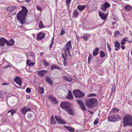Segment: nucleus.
Returning <instances> with one entry per match:
<instances>
[{
	"mask_svg": "<svg viewBox=\"0 0 132 132\" xmlns=\"http://www.w3.org/2000/svg\"><path fill=\"white\" fill-rule=\"evenodd\" d=\"M5 92L4 93L3 91L0 90V97L2 99L4 98V95L5 94Z\"/></svg>",
	"mask_w": 132,
	"mask_h": 132,
	"instance_id": "obj_35",
	"label": "nucleus"
},
{
	"mask_svg": "<svg viewBox=\"0 0 132 132\" xmlns=\"http://www.w3.org/2000/svg\"><path fill=\"white\" fill-rule=\"evenodd\" d=\"M121 47L123 50H124L125 49V46L123 45H121Z\"/></svg>",
	"mask_w": 132,
	"mask_h": 132,
	"instance_id": "obj_57",
	"label": "nucleus"
},
{
	"mask_svg": "<svg viewBox=\"0 0 132 132\" xmlns=\"http://www.w3.org/2000/svg\"><path fill=\"white\" fill-rule=\"evenodd\" d=\"M98 14L102 19L104 20L106 19V14L100 11L98 12Z\"/></svg>",
	"mask_w": 132,
	"mask_h": 132,
	"instance_id": "obj_12",
	"label": "nucleus"
},
{
	"mask_svg": "<svg viewBox=\"0 0 132 132\" xmlns=\"http://www.w3.org/2000/svg\"><path fill=\"white\" fill-rule=\"evenodd\" d=\"M26 92L28 93H30L31 91L29 87H28L27 88L26 90Z\"/></svg>",
	"mask_w": 132,
	"mask_h": 132,
	"instance_id": "obj_46",
	"label": "nucleus"
},
{
	"mask_svg": "<svg viewBox=\"0 0 132 132\" xmlns=\"http://www.w3.org/2000/svg\"><path fill=\"white\" fill-rule=\"evenodd\" d=\"M9 85V84H6L5 83H3V84H2V85Z\"/></svg>",
	"mask_w": 132,
	"mask_h": 132,
	"instance_id": "obj_60",
	"label": "nucleus"
},
{
	"mask_svg": "<svg viewBox=\"0 0 132 132\" xmlns=\"http://www.w3.org/2000/svg\"><path fill=\"white\" fill-rule=\"evenodd\" d=\"M88 111L90 112V114H92L93 113V111H90L88 110Z\"/></svg>",
	"mask_w": 132,
	"mask_h": 132,
	"instance_id": "obj_61",
	"label": "nucleus"
},
{
	"mask_svg": "<svg viewBox=\"0 0 132 132\" xmlns=\"http://www.w3.org/2000/svg\"><path fill=\"white\" fill-rule=\"evenodd\" d=\"M96 95V94H90L88 95L87 97H91L95 96Z\"/></svg>",
	"mask_w": 132,
	"mask_h": 132,
	"instance_id": "obj_45",
	"label": "nucleus"
},
{
	"mask_svg": "<svg viewBox=\"0 0 132 132\" xmlns=\"http://www.w3.org/2000/svg\"><path fill=\"white\" fill-rule=\"evenodd\" d=\"M68 94L67 97V98L69 100H72L73 98V95L71 92L69 90L68 91Z\"/></svg>",
	"mask_w": 132,
	"mask_h": 132,
	"instance_id": "obj_20",
	"label": "nucleus"
},
{
	"mask_svg": "<svg viewBox=\"0 0 132 132\" xmlns=\"http://www.w3.org/2000/svg\"><path fill=\"white\" fill-rule=\"evenodd\" d=\"M127 39V37H125L122 40H123V41H124L126 42V41Z\"/></svg>",
	"mask_w": 132,
	"mask_h": 132,
	"instance_id": "obj_56",
	"label": "nucleus"
},
{
	"mask_svg": "<svg viewBox=\"0 0 132 132\" xmlns=\"http://www.w3.org/2000/svg\"><path fill=\"white\" fill-rule=\"evenodd\" d=\"M121 119L120 116L118 114L112 115L108 117V120L111 122H116Z\"/></svg>",
	"mask_w": 132,
	"mask_h": 132,
	"instance_id": "obj_4",
	"label": "nucleus"
},
{
	"mask_svg": "<svg viewBox=\"0 0 132 132\" xmlns=\"http://www.w3.org/2000/svg\"><path fill=\"white\" fill-rule=\"evenodd\" d=\"M87 5H79L77 8L80 11H82L86 7Z\"/></svg>",
	"mask_w": 132,
	"mask_h": 132,
	"instance_id": "obj_24",
	"label": "nucleus"
},
{
	"mask_svg": "<svg viewBox=\"0 0 132 132\" xmlns=\"http://www.w3.org/2000/svg\"><path fill=\"white\" fill-rule=\"evenodd\" d=\"M53 44H52V42H51V44L50 45V48H51L52 47V46L53 45Z\"/></svg>",
	"mask_w": 132,
	"mask_h": 132,
	"instance_id": "obj_64",
	"label": "nucleus"
},
{
	"mask_svg": "<svg viewBox=\"0 0 132 132\" xmlns=\"http://www.w3.org/2000/svg\"><path fill=\"white\" fill-rule=\"evenodd\" d=\"M79 13L77 11L75 10L73 13L72 16L73 18H76L78 17Z\"/></svg>",
	"mask_w": 132,
	"mask_h": 132,
	"instance_id": "obj_29",
	"label": "nucleus"
},
{
	"mask_svg": "<svg viewBox=\"0 0 132 132\" xmlns=\"http://www.w3.org/2000/svg\"><path fill=\"white\" fill-rule=\"evenodd\" d=\"M10 112L11 113V115L12 116L15 112V111L14 109H12L8 111V113Z\"/></svg>",
	"mask_w": 132,
	"mask_h": 132,
	"instance_id": "obj_36",
	"label": "nucleus"
},
{
	"mask_svg": "<svg viewBox=\"0 0 132 132\" xmlns=\"http://www.w3.org/2000/svg\"><path fill=\"white\" fill-rule=\"evenodd\" d=\"M64 127L69 131L71 132H74V131L75 129L74 128L70 126H64Z\"/></svg>",
	"mask_w": 132,
	"mask_h": 132,
	"instance_id": "obj_22",
	"label": "nucleus"
},
{
	"mask_svg": "<svg viewBox=\"0 0 132 132\" xmlns=\"http://www.w3.org/2000/svg\"><path fill=\"white\" fill-rule=\"evenodd\" d=\"M123 126L125 127L127 125L132 126V117L129 115H126L123 118Z\"/></svg>",
	"mask_w": 132,
	"mask_h": 132,
	"instance_id": "obj_3",
	"label": "nucleus"
},
{
	"mask_svg": "<svg viewBox=\"0 0 132 132\" xmlns=\"http://www.w3.org/2000/svg\"><path fill=\"white\" fill-rule=\"evenodd\" d=\"M123 6L125 10L127 11H129L132 10V7L129 5H127L126 4L123 5Z\"/></svg>",
	"mask_w": 132,
	"mask_h": 132,
	"instance_id": "obj_15",
	"label": "nucleus"
},
{
	"mask_svg": "<svg viewBox=\"0 0 132 132\" xmlns=\"http://www.w3.org/2000/svg\"><path fill=\"white\" fill-rule=\"evenodd\" d=\"M6 39L3 37L0 38V46H4L5 44H6Z\"/></svg>",
	"mask_w": 132,
	"mask_h": 132,
	"instance_id": "obj_14",
	"label": "nucleus"
},
{
	"mask_svg": "<svg viewBox=\"0 0 132 132\" xmlns=\"http://www.w3.org/2000/svg\"><path fill=\"white\" fill-rule=\"evenodd\" d=\"M65 56V57H64V55L63 54H62V56L64 58V62H65V58H66V56Z\"/></svg>",
	"mask_w": 132,
	"mask_h": 132,
	"instance_id": "obj_54",
	"label": "nucleus"
},
{
	"mask_svg": "<svg viewBox=\"0 0 132 132\" xmlns=\"http://www.w3.org/2000/svg\"><path fill=\"white\" fill-rule=\"evenodd\" d=\"M49 98L50 100L53 103L55 104L57 103V102H56V99L51 96H49Z\"/></svg>",
	"mask_w": 132,
	"mask_h": 132,
	"instance_id": "obj_30",
	"label": "nucleus"
},
{
	"mask_svg": "<svg viewBox=\"0 0 132 132\" xmlns=\"http://www.w3.org/2000/svg\"><path fill=\"white\" fill-rule=\"evenodd\" d=\"M119 111V109L116 108H113L111 111V113H116L118 112Z\"/></svg>",
	"mask_w": 132,
	"mask_h": 132,
	"instance_id": "obj_32",
	"label": "nucleus"
},
{
	"mask_svg": "<svg viewBox=\"0 0 132 132\" xmlns=\"http://www.w3.org/2000/svg\"><path fill=\"white\" fill-rule=\"evenodd\" d=\"M51 124L54 125L56 124V122L53 116H52L51 117Z\"/></svg>",
	"mask_w": 132,
	"mask_h": 132,
	"instance_id": "obj_33",
	"label": "nucleus"
},
{
	"mask_svg": "<svg viewBox=\"0 0 132 132\" xmlns=\"http://www.w3.org/2000/svg\"><path fill=\"white\" fill-rule=\"evenodd\" d=\"M92 55H89L88 56V63H89V62L92 59Z\"/></svg>",
	"mask_w": 132,
	"mask_h": 132,
	"instance_id": "obj_48",
	"label": "nucleus"
},
{
	"mask_svg": "<svg viewBox=\"0 0 132 132\" xmlns=\"http://www.w3.org/2000/svg\"><path fill=\"white\" fill-rule=\"evenodd\" d=\"M44 35V33L40 32L38 35L37 38L39 39H41L43 38Z\"/></svg>",
	"mask_w": 132,
	"mask_h": 132,
	"instance_id": "obj_28",
	"label": "nucleus"
},
{
	"mask_svg": "<svg viewBox=\"0 0 132 132\" xmlns=\"http://www.w3.org/2000/svg\"><path fill=\"white\" fill-rule=\"evenodd\" d=\"M31 0H25V1L27 3H29Z\"/></svg>",
	"mask_w": 132,
	"mask_h": 132,
	"instance_id": "obj_59",
	"label": "nucleus"
},
{
	"mask_svg": "<svg viewBox=\"0 0 132 132\" xmlns=\"http://www.w3.org/2000/svg\"><path fill=\"white\" fill-rule=\"evenodd\" d=\"M30 132H35V129L33 128L32 129H31L29 131Z\"/></svg>",
	"mask_w": 132,
	"mask_h": 132,
	"instance_id": "obj_51",
	"label": "nucleus"
},
{
	"mask_svg": "<svg viewBox=\"0 0 132 132\" xmlns=\"http://www.w3.org/2000/svg\"><path fill=\"white\" fill-rule=\"evenodd\" d=\"M54 37H53L52 38V41L51 42H52V44H53L54 42Z\"/></svg>",
	"mask_w": 132,
	"mask_h": 132,
	"instance_id": "obj_58",
	"label": "nucleus"
},
{
	"mask_svg": "<svg viewBox=\"0 0 132 132\" xmlns=\"http://www.w3.org/2000/svg\"><path fill=\"white\" fill-rule=\"evenodd\" d=\"M55 118L57 121L59 123L63 124H65L66 123V122L64 119L58 116H55Z\"/></svg>",
	"mask_w": 132,
	"mask_h": 132,
	"instance_id": "obj_8",
	"label": "nucleus"
},
{
	"mask_svg": "<svg viewBox=\"0 0 132 132\" xmlns=\"http://www.w3.org/2000/svg\"><path fill=\"white\" fill-rule=\"evenodd\" d=\"M106 44L107 45L108 48L110 52H111V47L110 45L108 43H106Z\"/></svg>",
	"mask_w": 132,
	"mask_h": 132,
	"instance_id": "obj_41",
	"label": "nucleus"
},
{
	"mask_svg": "<svg viewBox=\"0 0 132 132\" xmlns=\"http://www.w3.org/2000/svg\"><path fill=\"white\" fill-rule=\"evenodd\" d=\"M22 10L18 13L17 15V18L18 22L22 24L25 22L26 17L28 11L27 8L24 6H22Z\"/></svg>",
	"mask_w": 132,
	"mask_h": 132,
	"instance_id": "obj_1",
	"label": "nucleus"
},
{
	"mask_svg": "<svg viewBox=\"0 0 132 132\" xmlns=\"http://www.w3.org/2000/svg\"><path fill=\"white\" fill-rule=\"evenodd\" d=\"M30 111L31 110L29 108H24L22 109L21 112L23 114L25 115L27 112Z\"/></svg>",
	"mask_w": 132,
	"mask_h": 132,
	"instance_id": "obj_17",
	"label": "nucleus"
},
{
	"mask_svg": "<svg viewBox=\"0 0 132 132\" xmlns=\"http://www.w3.org/2000/svg\"><path fill=\"white\" fill-rule=\"evenodd\" d=\"M14 43V42L13 39H11L9 41L6 40V44L7 45L11 46L13 45Z\"/></svg>",
	"mask_w": 132,
	"mask_h": 132,
	"instance_id": "obj_18",
	"label": "nucleus"
},
{
	"mask_svg": "<svg viewBox=\"0 0 132 132\" xmlns=\"http://www.w3.org/2000/svg\"><path fill=\"white\" fill-rule=\"evenodd\" d=\"M71 105V104L70 103L66 102H64L61 103L60 106L62 108L65 110V109Z\"/></svg>",
	"mask_w": 132,
	"mask_h": 132,
	"instance_id": "obj_7",
	"label": "nucleus"
},
{
	"mask_svg": "<svg viewBox=\"0 0 132 132\" xmlns=\"http://www.w3.org/2000/svg\"><path fill=\"white\" fill-rule=\"evenodd\" d=\"M71 48V44L70 41H69L67 43L66 45L64 48L65 56L66 55L68 56L67 52L70 51Z\"/></svg>",
	"mask_w": 132,
	"mask_h": 132,
	"instance_id": "obj_5",
	"label": "nucleus"
},
{
	"mask_svg": "<svg viewBox=\"0 0 132 132\" xmlns=\"http://www.w3.org/2000/svg\"><path fill=\"white\" fill-rule=\"evenodd\" d=\"M71 0H66V5L68 7V6H69L70 4V2Z\"/></svg>",
	"mask_w": 132,
	"mask_h": 132,
	"instance_id": "obj_40",
	"label": "nucleus"
},
{
	"mask_svg": "<svg viewBox=\"0 0 132 132\" xmlns=\"http://www.w3.org/2000/svg\"><path fill=\"white\" fill-rule=\"evenodd\" d=\"M15 82L19 85L21 86L22 83V81L20 78L18 77H16L14 80Z\"/></svg>",
	"mask_w": 132,
	"mask_h": 132,
	"instance_id": "obj_16",
	"label": "nucleus"
},
{
	"mask_svg": "<svg viewBox=\"0 0 132 132\" xmlns=\"http://www.w3.org/2000/svg\"><path fill=\"white\" fill-rule=\"evenodd\" d=\"M47 72V71L42 70L37 72V73L39 77H43Z\"/></svg>",
	"mask_w": 132,
	"mask_h": 132,
	"instance_id": "obj_13",
	"label": "nucleus"
},
{
	"mask_svg": "<svg viewBox=\"0 0 132 132\" xmlns=\"http://www.w3.org/2000/svg\"><path fill=\"white\" fill-rule=\"evenodd\" d=\"M65 33L64 31V30L62 29L61 30V32L60 33V35H62L64 33Z\"/></svg>",
	"mask_w": 132,
	"mask_h": 132,
	"instance_id": "obj_50",
	"label": "nucleus"
},
{
	"mask_svg": "<svg viewBox=\"0 0 132 132\" xmlns=\"http://www.w3.org/2000/svg\"><path fill=\"white\" fill-rule=\"evenodd\" d=\"M97 100L95 98H86L85 100V104L88 108H94L97 104Z\"/></svg>",
	"mask_w": 132,
	"mask_h": 132,
	"instance_id": "obj_2",
	"label": "nucleus"
},
{
	"mask_svg": "<svg viewBox=\"0 0 132 132\" xmlns=\"http://www.w3.org/2000/svg\"><path fill=\"white\" fill-rule=\"evenodd\" d=\"M37 9L38 10H39L40 11H42V8L41 7L38 6V5H37Z\"/></svg>",
	"mask_w": 132,
	"mask_h": 132,
	"instance_id": "obj_49",
	"label": "nucleus"
},
{
	"mask_svg": "<svg viewBox=\"0 0 132 132\" xmlns=\"http://www.w3.org/2000/svg\"><path fill=\"white\" fill-rule=\"evenodd\" d=\"M90 36V35L89 34H84V36H81L80 38H83L85 41H87L88 40V39L89 38Z\"/></svg>",
	"mask_w": 132,
	"mask_h": 132,
	"instance_id": "obj_19",
	"label": "nucleus"
},
{
	"mask_svg": "<svg viewBox=\"0 0 132 132\" xmlns=\"http://www.w3.org/2000/svg\"><path fill=\"white\" fill-rule=\"evenodd\" d=\"M73 93L75 96L77 98L82 97L85 96V94L79 90L76 89L73 92Z\"/></svg>",
	"mask_w": 132,
	"mask_h": 132,
	"instance_id": "obj_6",
	"label": "nucleus"
},
{
	"mask_svg": "<svg viewBox=\"0 0 132 132\" xmlns=\"http://www.w3.org/2000/svg\"><path fill=\"white\" fill-rule=\"evenodd\" d=\"M77 102L80 106L81 109L83 111H85L86 108L85 105L82 101L81 100H77Z\"/></svg>",
	"mask_w": 132,
	"mask_h": 132,
	"instance_id": "obj_10",
	"label": "nucleus"
},
{
	"mask_svg": "<svg viewBox=\"0 0 132 132\" xmlns=\"http://www.w3.org/2000/svg\"><path fill=\"white\" fill-rule=\"evenodd\" d=\"M110 6V4L106 2L101 5V8L103 11H106V9Z\"/></svg>",
	"mask_w": 132,
	"mask_h": 132,
	"instance_id": "obj_9",
	"label": "nucleus"
},
{
	"mask_svg": "<svg viewBox=\"0 0 132 132\" xmlns=\"http://www.w3.org/2000/svg\"><path fill=\"white\" fill-rule=\"evenodd\" d=\"M99 51V49L98 48L96 47L94 49L93 51V54L94 56L97 55Z\"/></svg>",
	"mask_w": 132,
	"mask_h": 132,
	"instance_id": "obj_25",
	"label": "nucleus"
},
{
	"mask_svg": "<svg viewBox=\"0 0 132 132\" xmlns=\"http://www.w3.org/2000/svg\"><path fill=\"white\" fill-rule=\"evenodd\" d=\"M63 79L69 82H71L72 81V80L70 78H69L66 76H64L63 77Z\"/></svg>",
	"mask_w": 132,
	"mask_h": 132,
	"instance_id": "obj_31",
	"label": "nucleus"
},
{
	"mask_svg": "<svg viewBox=\"0 0 132 132\" xmlns=\"http://www.w3.org/2000/svg\"><path fill=\"white\" fill-rule=\"evenodd\" d=\"M7 63V64L6 65H5V66H4V67H3V68H6L8 67H10V63L9 62H7V61H6V62H5V63Z\"/></svg>",
	"mask_w": 132,
	"mask_h": 132,
	"instance_id": "obj_39",
	"label": "nucleus"
},
{
	"mask_svg": "<svg viewBox=\"0 0 132 132\" xmlns=\"http://www.w3.org/2000/svg\"><path fill=\"white\" fill-rule=\"evenodd\" d=\"M55 68L60 69V68L55 64L52 65L51 67V70H52L53 69Z\"/></svg>",
	"mask_w": 132,
	"mask_h": 132,
	"instance_id": "obj_34",
	"label": "nucleus"
},
{
	"mask_svg": "<svg viewBox=\"0 0 132 132\" xmlns=\"http://www.w3.org/2000/svg\"><path fill=\"white\" fill-rule=\"evenodd\" d=\"M116 23V21H114V22H113L112 23V25H114V24H115Z\"/></svg>",
	"mask_w": 132,
	"mask_h": 132,
	"instance_id": "obj_62",
	"label": "nucleus"
},
{
	"mask_svg": "<svg viewBox=\"0 0 132 132\" xmlns=\"http://www.w3.org/2000/svg\"><path fill=\"white\" fill-rule=\"evenodd\" d=\"M98 120H95L94 122V124L95 125H96L98 123Z\"/></svg>",
	"mask_w": 132,
	"mask_h": 132,
	"instance_id": "obj_52",
	"label": "nucleus"
},
{
	"mask_svg": "<svg viewBox=\"0 0 132 132\" xmlns=\"http://www.w3.org/2000/svg\"><path fill=\"white\" fill-rule=\"evenodd\" d=\"M39 93L40 94L43 93L44 92V89L43 88H39Z\"/></svg>",
	"mask_w": 132,
	"mask_h": 132,
	"instance_id": "obj_37",
	"label": "nucleus"
},
{
	"mask_svg": "<svg viewBox=\"0 0 132 132\" xmlns=\"http://www.w3.org/2000/svg\"><path fill=\"white\" fill-rule=\"evenodd\" d=\"M119 31H115L114 36L116 37L118 36L119 34Z\"/></svg>",
	"mask_w": 132,
	"mask_h": 132,
	"instance_id": "obj_43",
	"label": "nucleus"
},
{
	"mask_svg": "<svg viewBox=\"0 0 132 132\" xmlns=\"http://www.w3.org/2000/svg\"><path fill=\"white\" fill-rule=\"evenodd\" d=\"M65 111H66L70 115H74L73 110L71 108V106H69L68 108L65 109Z\"/></svg>",
	"mask_w": 132,
	"mask_h": 132,
	"instance_id": "obj_11",
	"label": "nucleus"
},
{
	"mask_svg": "<svg viewBox=\"0 0 132 132\" xmlns=\"http://www.w3.org/2000/svg\"><path fill=\"white\" fill-rule=\"evenodd\" d=\"M100 54L101 57H103L105 56V54L103 51H101L100 52Z\"/></svg>",
	"mask_w": 132,
	"mask_h": 132,
	"instance_id": "obj_42",
	"label": "nucleus"
},
{
	"mask_svg": "<svg viewBox=\"0 0 132 132\" xmlns=\"http://www.w3.org/2000/svg\"><path fill=\"white\" fill-rule=\"evenodd\" d=\"M113 19L117 21L118 20V18L116 17H114L113 18Z\"/></svg>",
	"mask_w": 132,
	"mask_h": 132,
	"instance_id": "obj_55",
	"label": "nucleus"
},
{
	"mask_svg": "<svg viewBox=\"0 0 132 132\" xmlns=\"http://www.w3.org/2000/svg\"><path fill=\"white\" fill-rule=\"evenodd\" d=\"M26 63L27 65L30 67L33 66L35 64L34 62H31L29 60H28L27 61Z\"/></svg>",
	"mask_w": 132,
	"mask_h": 132,
	"instance_id": "obj_27",
	"label": "nucleus"
},
{
	"mask_svg": "<svg viewBox=\"0 0 132 132\" xmlns=\"http://www.w3.org/2000/svg\"><path fill=\"white\" fill-rule=\"evenodd\" d=\"M16 8V6H12L8 7L7 9V10L8 11L11 12L15 10Z\"/></svg>",
	"mask_w": 132,
	"mask_h": 132,
	"instance_id": "obj_23",
	"label": "nucleus"
},
{
	"mask_svg": "<svg viewBox=\"0 0 132 132\" xmlns=\"http://www.w3.org/2000/svg\"><path fill=\"white\" fill-rule=\"evenodd\" d=\"M67 53H68L69 56L71 57V55L70 53V51H69V52H67Z\"/></svg>",
	"mask_w": 132,
	"mask_h": 132,
	"instance_id": "obj_63",
	"label": "nucleus"
},
{
	"mask_svg": "<svg viewBox=\"0 0 132 132\" xmlns=\"http://www.w3.org/2000/svg\"><path fill=\"white\" fill-rule=\"evenodd\" d=\"M115 46L116 47L115 50L116 51H118L120 46V44L117 41H116L114 42Z\"/></svg>",
	"mask_w": 132,
	"mask_h": 132,
	"instance_id": "obj_21",
	"label": "nucleus"
},
{
	"mask_svg": "<svg viewBox=\"0 0 132 132\" xmlns=\"http://www.w3.org/2000/svg\"><path fill=\"white\" fill-rule=\"evenodd\" d=\"M43 65L45 66H47L48 65L49 63H47V62L45 60H44L43 61Z\"/></svg>",
	"mask_w": 132,
	"mask_h": 132,
	"instance_id": "obj_38",
	"label": "nucleus"
},
{
	"mask_svg": "<svg viewBox=\"0 0 132 132\" xmlns=\"http://www.w3.org/2000/svg\"><path fill=\"white\" fill-rule=\"evenodd\" d=\"M46 81L50 85H52L53 84L52 80L49 76H47L46 77Z\"/></svg>",
	"mask_w": 132,
	"mask_h": 132,
	"instance_id": "obj_26",
	"label": "nucleus"
},
{
	"mask_svg": "<svg viewBox=\"0 0 132 132\" xmlns=\"http://www.w3.org/2000/svg\"><path fill=\"white\" fill-rule=\"evenodd\" d=\"M43 27V24L42 21L39 22V27L40 28H42Z\"/></svg>",
	"mask_w": 132,
	"mask_h": 132,
	"instance_id": "obj_47",
	"label": "nucleus"
},
{
	"mask_svg": "<svg viewBox=\"0 0 132 132\" xmlns=\"http://www.w3.org/2000/svg\"><path fill=\"white\" fill-rule=\"evenodd\" d=\"M121 45H123L125 44V42L123 41L122 40L121 43Z\"/></svg>",
	"mask_w": 132,
	"mask_h": 132,
	"instance_id": "obj_53",
	"label": "nucleus"
},
{
	"mask_svg": "<svg viewBox=\"0 0 132 132\" xmlns=\"http://www.w3.org/2000/svg\"><path fill=\"white\" fill-rule=\"evenodd\" d=\"M115 89V84H114L112 87L111 91L112 93L114 91Z\"/></svg>",
	"mask_w": 132,
	"mask_h": 132,
	"instance_id": "obj_44",
	"label": "nucleus"
}]
</instances>
